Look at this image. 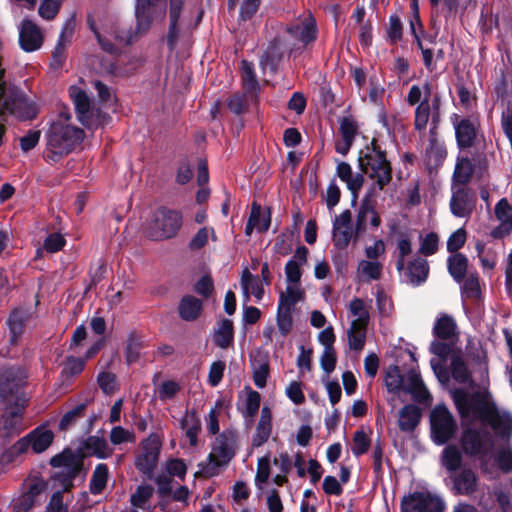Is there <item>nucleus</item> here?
<instances>
[{
    "label": "nucleus",
    "mask_w": 512,
    "mask_h": 512,
    "mask_svg": "<svg viewBox=\"0 0 512 512\" xmlns=\"http://www.w3.org/2000/svg\"><path fill=\"white\" fill-rule=\"evenodd\" d=\"M452 399L462 421H480L490 425L494 430H501L503 434L511 429V416L501 415L495 403L490 402L485 394L478 391L470 393L463 388H456L452 392Z\"/></svg>",
    "instance_id": "obj_1"
},
{
    "label": "nucleus",
    "mask_w": 512,
    "mask_h": 512,
    "mask_svg": "<svg viewBox=\"0 0 512 512\" xmlns=\"http://www.w3.org/2000/svg\"><path fill=\"white\" fill-rule=\"evenodd\" d=\"M425 96L421 98V91L418 88V131L425 128L431 116L429 144L425 151L424 163L430 177L437 174L439 167L442 166L447 151L443 144L437 138V128L440 122V96L434 94L431 98V92L428 84L425 85Z\"/></svg>",
    "instance_id": "obj_2"
},
{
    "label": "nucleus",
    "mask_w": 512,
    "mask_h": 512,
    "mask_svg": "<svg viewBox=\"0 0 512 512\" xmlns=\"http://www.w3.org/2000/svg\"><path fill=\"white\" fill-rule=\"evenodd\" d=\"M25 378V373L20 368H6L0 373V401L16 404L15 407L6 410L0 420L2 437L19 434L24 429L22 412L25 400L20 397V389Z\"/></svg>",
    "instance_id": "obj_3"
},
{
    "label": "nucleus",
    "mask_w": 512,
    "mask_h": 512,
    "mask_svg": "<svg viewBox=\"0 0 512 512\" xmlns=\"http://www.w3.org/2000/svg\"><path fill=\"white\" fill-rule=\"evenodd\" d=\"M69 120L70 116L66 112H60L50 127L46 157L52 162L72 152L84 139L83 130L71 125Z\"/></svg>",
    "instance_id": "obj_4"
},
{
    "label": "nucleus",
    "mask_w": 512,
    "mask_h": 512,
    "mask_svg": "<svg viewBox=\"0 0 512 512\" xmlns=\"http://www.w3.org/2000/svg\"><path fill=\"white\" fill-rule=\"evenodd\" d=\"M236 439L232 432H223L216 437L207 459L199 464L205 477L217 476L221 469L235 456Z\"/></svg>",
    "instance_id": "obj_5"
},
{
    "label": "nucleus",
    "mask_w": 512,
    "mask_h": 512,
    "mask_svg": "<svg viewBox=\"0 0 512 512\" xmlns=\"http://www.w3.org/2000/svg\"><path fill=\"white\" fill-rule=\"evenodd\" d=\"M182 225L180 212L166 207L153 211L145 223V233L151 240L161 241L174 237Z\"/></svg>",
    "instance_id": "obj_6"
},
{
    "label": "nucleus",
    "mask_w": 512,
    "mask_h": 512,
    "mask_svg": "<svg viewBox=\"0 0 512 512\" xmlns=\"http://www.w3.org/2000/svg\"><path fill=\"white\" fill-rule=\"evenodd\" d=\"M359 164L365 174L375 181L382 189L391 180V167L383 152L375 147H367L361 151Z\"/></svg>",
    "instance_id": "obj_7"
},
{
    "label": "nucleus",
    "mask_w": 512,
    "mask_h": 512,
    "mask_svg": "<svg viewBox=\"0 0 512 512\" xmlns=\"http://www.w3.org/2000/svg\"><path fill=\"white\" fill-rule=\"evenodd\" d=\"M70 98L75 106L78 120L88 129L104 124L106 116L95 107L85 91L77 86L69 89Z\"/></svg>",
    "instance_id": "obj_8"
},
{
    "label": "nucleus",
    "mask_w": 512,
    "mask_h": 512,
    "mask_svg": "<svg viewBox=\"0 0 512 512\" xmlns=\"http://www.w3.org/2000/svg\"><path fill=\"white\" fill-rule=\"evenodd\" d=\"M384 383L389 393L416 400V372L413 369L403 373L397 365H391L385 371Z\"/></svg>",
    "instance_id": "obj_9"
},
{
    "label": "nucleus",
    "mask_w": 512,
    "mask_h": 512,
    "mask_svg": "<svg viewBox=\"0 0 512 512\" xmlns=\"http://www.w3.org/2000/svg\"><path fill=\"white\" fill-rule=\"evenodd\" d=\"M431 437L437 445L447 443L457 430L456 421L444 404L436 405L430 413Z\"/></svg>",
    "instance_id": "obj_10"
},
{
    "label": "nucleus",
    "mask_w": 512,
    "mask_h": 512,
    "mask_svg": "<svg viewBox=\"0 0 512 512\" xmlns=\"http://www.w3.org/2000/svg\"><path fill=\"white\" fill-rule=\"evenodd\" d=\"M460 445L465 455L484 458L493 447V440L488 430L468 427L461 434Z\"/></svg>",
    "instance_id": "obj_11"
},
{
    "label": "nucleus",
    "mask_w": 512,
    "mask_h": 512,
    "mask_svg": "<svg viewBox=\"0 0 512 512\" xmlns=\"http://www.w3.org/2000/svg\"><path fill=\"white\" fill-rule=\"evenodd\" d=\"M455 130L456 144L459 149L466 150L473 147L480 134V120L478 116L469 115L461 117L454 113L450 117Z\"/></svg>",
    "instance_id": "obj_12"
},
{
    "label": "nucleus",
    "mask_w": 512,
    "mask_h": 512,
    "mask_svg": "<svg viewBox=\"0 0 512 512\" xmlns=\"http://www.w3.org/2000/svg\"><path fill=\"white\" fill-rule=\"evenodd\" d=\"M161 442L157 435L151 434L141 443L139 454L135 458L136 468L143 474L151 476L158 462Z\"/></svg>",
    "instance_id": "obj_13"
},
{
    "label": "nucleus",
    "mask_w": 512,
    "mask_h": 512,
    "mask_svg": "<svg viewBox=\"0 0 512 512\" xmlns=\"http://www.w3.org/2000/svg\"><path fill=\"white\" fill-rule=\"evenodd\" d=\"M88 24L101 48L108 53H114L116 45L129 44L131 42V38H125L119 34L117 27L111 21L102 24L99 28L94 20L89 17Z\"/></svg>",
    "instance_id": "obj_14"
},
{
    "label": "nucleus",
    "mask_w": 512,
    "mask_h": 512,
    "mask_svg": "<svg viewBox=\"0 0 512 512\" xmlns=\"http://www.w3.org/2000/svg\"><path fill=\"white\" fill-rule=\"evenodd\" d=\"M287 33L303 46L314 41L317 37L316 22L310 13L300 15L294 22L287 26Z\"/></svg>",
    "instance_id": "obj_15"
},
{
    "label": "nucleus",
    "mask_w": 512,
    "mask_h": 512,
    "mask_svg": "<svg viewBox=\"0 0 512 512\" xmlns=\"http://www.w3.org/2000/svg\"><path fill=\"white\" fill-rule=\"evenodd\" d=\"M166 0H137L135 15L137 19V30L146 31L154 17L162 16L165 12Z\"/></svg>",
    "instance_id": "obj_16"
},
{
    "label": "nucleus",
    "mask_w": 512,
    "mask_h": 512,
    "mask_svg": "<svg viewBox=\"0 0 512 512\" xmlns=\"http://www.w3.org/2000/svg\"><path fill=\"white\" fill-rule=\"evenodd\" d=\"M475 205L476 197L470 188L463 186L453 191L450 199V210L455 217H470Z\"/></svg>",
    "instance_id": "obj_17"
},
{
    "label": "nucleus",
    "mask_w": 512,
    "mask_h": 512,
    "mask_svg": "<svg viewBox=\"0 0 512 512\" xmlns=\"http://www.w3.org/2000/svg\"><path fill=\"white\" fill-rule=\"evenodd\" d=\"M44 34L32 20L24 19L19 26V44L25 52H34L41 48Z\"/></svg>",
    "instance_id": "obj_18"
},
{
    "label": "nucleus",
    "mask_w": 512,
    "mask_h": 512,
    "mask_svg": "<svg viewBox=\"0 0 512 512\" xmlns=\"http://www.w3.org/2000/svg\"><path fill=\"white\" fill-rule=\"evenodd\" d=\"M397 252L396 266L401 278L407 283L414 284L416 282L415 262L408 259L412 253L411 241L406 238L400 239L397 244Z\"/></svg>",
    "instance_id": "obj_19"
},
{
    "label": "nucleus",
    "mask_w": 512,
    "mask_h": 512,
    "mask_svg": "<svg viewBox=\"0 0 512 512\" xmlns=\"http://www.w3.org/2000/svg\"><path fill=\"white\" fill-rule=\"evenodd\" d=\"M351 212L345 210L333 220L332 239L338 249H345L353 236Z\"/></svg>",
    "instance_id": "obj_20"
},
{
    "label": "nucleus",
    "mask_w": 512,
    "mask_h": 512,
    "mask_svg": "<svg viewBox=\"0 0 512 512\" xmlns=\"http://www.w3.org/2000/svg\"><path fill=\"white\" fill-rule=\"evenodd\" d=\"M359 132L358 122L352 116H344L339 119L340 140L335 143V150L345 156L348 154L355 137Z\"/></svg>",
    "instance_id": "obj_21"
},
{
    "label": "nucleus",
    "mask_w": 512,
    "mask_h": 512,
    "mask_svg": "<svg viewBox=\"0 0 512 512\" xmlns=\"http://www.w3.org/2000/svg\"><path fill=\"white\" fill-rule=\"evenodd\" d=\"M308 249L305 246L298 247L292 258L285 265L287 283H300L302 277L301 267L306 264Z\"/></svg>",
    "instance_id": "obj_22"
},
{
    "label": "nucleus",
    "mask_w": 512,
    "mask_h": 512,
    "mask_svg": "<svg viewBox=\"0 0 512 512\" xmlns=\"http://www.w3.org/2000/svg\"><path fill=\"white\" fill-rule=\"evenodd\" d=\"M50 464L55 468H62V475L68 480H72L80 470L79 459L71 451L55 455L51 458Z\"/></svg>",
    "instance_id": "obj_23"
},
{
    "label": "nucleus",
    "mask_w": 512,
    "mask_h": 512,
    "mask_svg": "<svg viewBox=\"0 0 512 512\" xmlns=\"http://www.w3.org/2000/svg\"><path fill=\"white\" fill-rule=\"evenodd\" d=\"M286 49L287 46L280 39H274L261 57L263 70L274 72Z\"/></svg>",
    "instance_id": "obj_24"
},
{
    "label": "nucleus",
    "mask_w": 512,
    "mask_h": 512,
    "mask_svg": "<svg viewBox=\"0 0 512 512\" xmlns=\"http://www.w3.org/2000/svg\"><path fill=\"white\" fill-rule=\"evenodd\" d=\"M272 431V413L270 408L263 407L261 410V416L256 426L255 433L252 439V445L254 447H260L269 439Z\"/></svg>",
    "instance_id": "obj_25"
},
{
    "label": "nucleus",
    "mask_w": 512,
    "mask_h": 512,
    "mask_svg": "<svg viewBox=\"0 0 512 512\" xmlns=\"http://www.w3.org/2000/svg\"><path fill=\"white\" fill-rule=\"evenodd\" d=\"M270 226V216L263 211L260 205L252 204L250 217L246 223L245 234L250 236L254 230L264 232Z\"/></svg>",
    "instance_id": "obj_26"
},
{
    "label": "nucleus",
    "mask_w": 512,
    "mask_h": 512,
    "mask_svg": "<svg viewBox=\"0 0 512 512\" xmlns=\"http://www.w3.org/2000/svg\"><path fill=\"white\" fill-rule=\"evenodd\" d=\"M469 260L463 253H455L447 258V270L456 283H462L468 275Z\"/></svg>",
    "instance_id": "obj_27"
},
{
    "label": "nucleus",
    "mask_w": 512,
    "mask_h": 512,
    "mask_svg": "<svg viewBox=\"0 0 512 512\" xmlns=\"http://www.w3.org/2000/svg\"><path fill=\"white\" fill-rule=\"evenodd\" d=\"M240 285L246 300H249L252 294L257 301H260L264 295V289L258 276L253 275L247 268L242 271Z\"/></svg>",
    "instance_id": "obj_28"
},
{
    "label": "nucleus",
    "mask_w": 512,
    "mask_h": 512,
    "mask_svg": "<svg viewBox=\"0 0 512 512\" xmlns=\"http://www.w3.org/2000/svg\"><path fill=\"white\" fill-rule=\"evenodd\" d=\"M336 175L341 181L346 183L347 188L356 194L363 185V177L360 174H354L350 164L344 161H339L336 167Z\"/></svg>",
    "instance_id": "obj_29"
},
{
    "label": "nucleus",
    "mask_w": 512,
    "mask_h": 512,
    "mask_svg": "<svg viewBox=\"0 0 512 512\" xmlns=\"http://www.w3.org/2000/svg\"><path fill=\"white\" fill-rule=\"evenodd\" d=\"M202 301L192 295L184 296L178 306L179 316L185 321L196 320L202 311Z\"/></svg>",
    "instance_id": "obj_30"
},
{
    "label": "nucleus",
    "mask_w": 512,
    "mask_h": 512,
    "mask_svg": "<svg viewBox=\"0 0 512 512\" xmlns=\"http://www.w3.org/2000/svg\"><path fill=\"white\" fill-rule=\"evenodd\" d=\"M181 428L185 432L191 446L198 442V433L201 429V421L195 411H186L181 419Z\"/></svg>",
    "instance_id": "obj_31"
},
{
    "label": "nucleus",
    "mask_w": 512,
    "mask_h": 512,
    "mask_svg": "<svg viewBox=\"0 0 512 512\" xmlns=\"http://www.w3.org/2000/svg\"><path fill=\"white\" fill-rule=\"evenodd\" d=\"M446 504L443 499L429 491H418V512H445Z\"/></svg>",
    "instance_id": "obj_32"
},
{
    "label": "nucleus",
    "mask_w": 512,
    "mask_h": 512,
    "mask_svg": "<svg viewBox=\"0 0 512 512\" xmlns=\"http://www.w3.org/2000/svg\"><path fill=\"white\" fill-rule=\"evenodd\" d=\"M84 448L89 455H94L100 459L108 458L113 453V449L106 439L97 435L88 437L84 442Z\"/></svg>",
    "instance_id": "obj_33"
},
{
    "label": "nucleus",
    "mask_w": 512,
    "mask_h": 512,
    "mask_svg": "<svg viewBox=\"0 0 512 512\" xmlns=\"http://www.w3.org/2000/svg\"><path fill=\"white\" fill-rule=\"evenodd\" d=\"M27 436L30 442V447L35 453H42L45 451L51 445L54 438L51 430L42 427L36 428Z\"/></svg>",
    "instance_id": "obj_34"
},
{
    "label": "nucleus",
    "mask_w": 512,
    "mask_h": 512,
    "mask_svg": "<svg viewBox=\"0 0 512 512\" xmlns=\"http://www.w3.org/2000/svg\"><path fill=\"white\" fill-rule=\"evenodd\" d=\"M233 323L229 319H222L214 330L213 341L222 349H227L233 342Z\"/></svg>",
    "instance_id": "obj_35"
},
{
    "label": "nucleus",
    "mask_w": 512,
    "mask_h": 512,
    "mask_svg": "<svg viewBox=\"0 0 512 512\" xmlns=\"http://www.w3.org/2000/svg\"><path fill=\"white\" fill-rule=\"evenodd\" d=\"M182 5L183 0H170V27L167 42L171 50L175 48L179 38L180 30L178 28V18Z\"/></svg>",
    "instance_id": "obj_36"
},
{
    "label": "nucleus",
    "mask_w": 512,
    "mask_h": 512,
    "mask_svg": "<svg viewBox=\"0 0 512 512\" xmlns=\"http://www.w3.org/2000/svg\"><path fill=\"white\" fill-rule=\"evenodd\" d=\"M454 488L458 494L469 495L476 491L477 477L471 469H464L454 478Z\"/></svg>",
    "instance_id": "obj_37"
},
{
    "label": "nucleus",
    "mask_w": 512,
    "mask_h": 512,
    "mask_svg": "<svg viewBox=\"0 0 512 512\" xmlns=\"http://www.w3.org/2000/svg\"><path fill=\"white\" fill-rule=\"evenodd\" d=\"M398 427L401 432L412 435L416 429V405L408 404L398 412Z\"/></svg>",
    "instance_id": "obj_38"
},
{
    "label": "nucleus",
    "mask_w": 512,
    "mask_h": 512,
    "mask_svg": "<svg viewBox=\"0 0 512 512\" xmlns=\"http://www.w3.org/2000/svg\"><path fill=\"white\" fill-rule=\"evenodd\" d=\"M349 312L353 317L350 325L367 327L369 322V311L365 302L360 298H354L349 304Z\"/></svg>",
    "instance_id": "obj_39"
},
{
    "label": "nucleus",
    "mask_w": 512,
    "mask_h": 512,
    "mask_svg": "<svg viewBox=\"0 0 512 512\" xmlns=\"http://www.w3.org/2000/svg\"><path fill=\"white\" fill-rule=\"evenodd\" d=\"M452 377L459 383H466L471 378L468 367L461 355V351H454L450 359Z\"/></svg>",
    "instance_id": "obj_40"
},
{
    "label": "nucleus",
    "mask_w": 512,
    "mask_h": 512,
    "mask_svg": "<svg viewBox=\"0 0 512 512\" xmlns=\"http://www.w3.org/2000/svg\"><path fill=\"white\" fill-rule=\"evenodd\" d=\"M27 313L24 310L16 309L10 314L7 324L10 331V342L15 344L24 331Z\"/></svg>",
    "instance_id": "obj_41"
},
{
    "label": "nucleus",
    "mask_w": 512,
    "mask_h": 512,
    "mask_svg": "<svg viewBox=\"0 0 512 512\" xmlns=\"http://www.w3.org/2000/svg\"><path fill=\"white\" fill-rule=\"evenodd\" d=\"M304 295L301 283H287L285 291L280 294L278 304L294 308L299 301L304 299Z\"/></svg>",
    "instance_id": "obj_42"
},
{
    "label": "nucleus",
    "mask_w": 512,
    "mask_h": 512,
    "mask_svg": "<svg viewBox=\"0 0 512 512\" xmlns=\"http://www.w3.org/2000/svg\"><path fill=\"white\" fill-rule=\"evenodd\" d=\"M382 269L383 265L379 261L362 260L358 264L357 272L363 281L370 282L381 277Z\"/></svg>",
    "instance_id": "obj_43"
},
{
    "label": "nucleus",
    "mask_w": 512,
    "mask_h": 512,
    "mask_svg": "<svg viewBox=\"0 0 512 512\" xmlns=\"http://www.w3.org/2000/svg\"><path fill=\"white\" fill-rule=\"evenodd\" d=\"M368 222H370L374 228H378L381 224V219L372 206L362 204L357 215L356 230H365Z\"/></svg>",
    "instance_id": "obj_44"
},
{
    "label": "nucleus",
    "mask_w": 512,
    "mask_h": 512,
    "mask_svg": "<svg viewBox=\"0 0 512 512\" xmlns=\"http://www.w3.org/2000/svg\"><path fill=\"white\" fill-rule=\"evenodd\" d=\"M462 453L456 445H448L442 452V465L451 472L460 469L462 465Z\"/></svg>",
    "instance_id": "obj_45"
},
{
    "label": "nucleus",
    "mask_w": 512,
    "mask_h": 512,
    "mask_svg": "<svg viewBox=\"0 0 512 512\" xmlns=\"http://www.w3.org/2000/svg\"><path fill=\"white\" fill-rule=\"evenodd\" d=\"M461 296L468 299L480 298L481 288L477 271L470 272L466 275L461 286Z\"/></svg>",
    "instance_id": "obj_46"
},
{
    "label": "nucleus",
    "mask_w": 512,
    "mask_h": 512,
    "mask_svg": "<svg viewBox=\"0 0 512 512\" xmlns=\"http://www.w3.org/2000/svg\"><path fill=\"white\" fill-rule=\"evenodd\" d=\"M434 335L442 340H448L456 334V323L451 316L444 315L434 326Z\"/></svg>",
    "instance_id": "obj_47"
},
{
    "label": "nucleus",
    "mask_w": 512,
    "mask_h": 512,
    "mask_svg": "<svg viewBox=\"0 0 512 512\" xmlns=\"http://www.w3.org/2000/svg\"><path fill=\"white\" fill-rule=\"evenodd\" d=\"M108 480V467L106 464H98L93 471L90 480V492L94 495L100 494L106 487Z\"/></svg>",
    "instance_id": "obj_48"
},
{
    "label": "nucleus",
    "mask_w": 512,
    "mask_h": 512,
    "mask_svg": "<svg viewBox=\"0 0 512 512\" xmlns=\"http://www.w3.org/2000/svg\"><path fill=\"white\" fill-rule=\"evenodd\" d=\"M475 249L477 251L481 266L484 269L493 270L496 267L498 260L497 251L492 247L485 248L484 243L480 241L476 243Z\"/></svg>",
    "instance_id": "obj_49"
},
{
    "label": "nucleus",
    "mask_w": 512,
    "mask_h": 512,
    "mask_svg": "<svg viewBox=\"0 0 512 512\" xmlns=\"http://www.w3.org/2000/svg\"><path fill=\"white\" fill-rule=\"evenodd\" d=\"M153 495V488L150 485H140L130 497L131 509H146L148 502Z\"/></svg>",
    "instance_id": "obj_50"
},
{
    "label": "nucleus",
    "mask_w": 512,
    "mask_h": 512,
    "mask_svg": "<svg viewBox=\"0 0 512 512\" xmlns=\"http://www.w3.org/2000/svg\"><path fill=\"white\" fill-rule=\"evenodd\" d=\"M366 330L367 327L350 325L347 331V336L351 350L361 351L364 348L366 342Z\"/></svg>",
    "instance_id": "obj_51"
},
{
    "label": "nucleus",
    "mask_w": 512,
    "mask_h": 512,
    "mask_svg": "<svg viewBox=\"0 0 512 512\" xmlns=\"http://www.w3.org/2000/svg\"><path fill=\"white\" fill-rule=\"evenodd\" d=\"M294 308L278 304L277 309V327L280 333L286 336L292 329V311Z\"/></svg>",
    "instance_id": "obj_52"
},
{
    "label": "nucleus",
    "mask_w": 512,
    "mask_h": 512,
    "mask_svg": "<svg viewBox=\"0 0 512 512\" xmlns=\"http://www.w3.org/2000/svg\"><path fill=\"white\" fill-rule=\"evenodd\" d=\"M30 447L28 436L19 439L9 449H7L1 456V460L5 463L13 461L17 456L26 452Z\"/></svg>",
    "instance_id": "obj_53"
},
{
    "label": "nucleus",
    "mask_w": 512,
    "mask_h": 512,
    "mask_svg": "<svg viewBox=\"0 0 512 512\" xmlns=\"http://www.w3.org/2000/svg\"><path fill=\"white\" fill-rule=\"evenodd\" d=\"M370 438L365 430H356L353 435L352 453L355 456H360L366 453L370 447Z\"/></svg>",
    "instance_id": "obj_54"
},
{
    "label": "nucleus",
    "mask_w": 512,
    "mask_h": 512,
    "mask_svg": "<svg viewBox=\"0 0 512 512\" xmlns=\"http://www.w3.org/2000/svg\"><path fill=\"white\" fill-rule=\"evenodd\" d=\"M471 0H429L432 7L438 6L441 2L448 16L456 15L459 10H466Z\"/></svg>",
    "instance_id": "obj_55"
},
{
    "label": "nucleus",
    "mask_w": 512,
    "mask_h": 512,
    "mask_svg": "<svg viewBox=\"0 0 512 512\" xmlns=\"http://www.w3.org/2000/svg\"><path fill=\"white\" fill-rule=\"evenodd\" d=\"M467 233L464 228H459L454 231L448 238L446 246L447 251L452 254L459 253L458 251L465 245Z\"/></svg>",
    "instance_id": "obj_56"
},
{
    "label": "nucleus",
    "mask_w": 512,
    "mask_h": 512,
    "mask_svg": "<svg viewBox=\"0 0 512 512\" xmlns=\"http://www.w3.org/2000/svg\"><path fill=\"white\" fill-rule=\"evenodd\" d=\"M85 404H78L73 409L66 412L60 420L59 429L67 430L71 427L78 419L84 415Z\"/></svg>",
    "instance_id": "obj_57"
},
{
    "label": "nucleus",
    "mask_w": 512,
    "mask_h": 512,
    "mask_svg": "<svg viewBox=\"0 0 512 512\" xmlns=\"http://www.w3.org/2000/svg\"><path fill=\"white\" fill-rule=\"evenodd\" d=\"M242 80L246 89L254 91L258 88L259 84L254 73V66L252 63L243 60L241 65Z\"/></svg>",
    "instance_id": "obj_58"
},
{
    "label": "nucleus",
    "mask_w": 512,
    "mask_h": 512,
    "mask_svg": "<svg viewBox=\"0 0 512 512\" xmlns=\"http://www.w3.org/2000/svg\"><path fill=\"white\" fill-rule=\"evenodd\" d=\"M439 237L435 232L428 233L422 240L418 253L431 256L438 251Z\"/></svg>",
    "instance_id": "obj_59"
},
{
    "label": "nucleus",
    "mask_w": 512,
    "mask_h": 512,
    "mask_svg": "<svg viewBox=\"0 0 512 512\" xmlns=\"http://www.w3.org/2000/svg\"><path fill=\"white\" fill-rule=\"evenodd\" d=\"M165 471L170 477H178L184 479L187 473V466L183 460L172 458L166 461Z\"/></svg>",
    "instance_id": "obj_60"
},
{
    "label": "nucleus",
    "mask_w": 512,
    "mask_h": 512,
    "mask_svg": "<svg viewBox=\"0 0 512 512\" xmlns=\"http://www.w3.org/2000/svg\"><path fill=\"white\" fill-rule=\"evenodd\" d=\"M110 441L114 445H120L127 442H135V435L132 431L121 426H115L110 431Z\"/></svg>",
    "instance_id": "obj_61"
},
{
    "label": "nucleus",
    "mask_w": 512,
    "mask_h": 512,
    "mask_svg": "<svg viewBox=\"0 0 512 512\" xmlns=\"http://www.w3.org/2000/svg\"><path fill=\"white\" fill-rule=\"evenodd\" d=\"M337 362V355L334 348L323 349L320 356V366L322 370L329 376L335 369Z\"/></svg>",
    "instance_id": "obj_62"
},
{
    "label": "nucleus",
    "mask_w": 512,
    "mask_h": 512,
    "mask_svg": "<svg viewBox=\"0 0 512 512\" xmlns=\"http://www.w3.org/2000/svg\"><path fill=\"white\" fill-rule=\"evenodd\" d=\"M62 0H43L39 7V15L45 20L53 19L60 10Z\"/></svg>",
    "instance_id": "obj_63"
},
{
    "label": "nucleus",
    "mask_w": 512,
    "mask_h": 512,
    "mask_svg": "<svg viewBox=\"0 0 512 512\" xmlns=\"http://www.w3.org/2000/svg\"><path fill=\"white\" fill-rule=\"evenodd\" d=\"M495 462L497 466L504 472L509 473L512 471V449L503 448L501 449L496 457Z\"/></svg>",
    "instance_id": "obj_64"
}]
</instances>
